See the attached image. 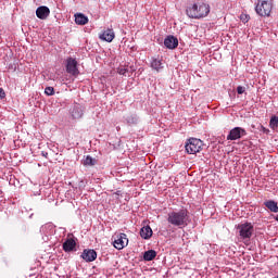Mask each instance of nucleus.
<instances>
[{"mask_svg": "<svg viewBox=\"0 0 278 278\" xmlns=\"http://www.w3.org/2000/svg\"><path fill=\"white\" fill-rule=\"evenodd\" d=\"M186 14L189 18L201 20L205 18L210 14V4L205 2H194L187 8Z\"/></svg>", "mask_w": 278, "mask_h": 278, "instance_id": "f257e3e1", "label": "nucleus"}, {"mask_svg": "<svg viewBox=\"0 0 278 278\" xmlns=\"http://www.w3.org/2000/svg\"><path fill=\"white\" fill-rule=\"evenodd\" d=\"M167 223L173 227L182 229L188 225V210L182 208L180 211H172L167 214Z\"/></svg>", "mask_w": 278, "mask_h": 278, "instance_id": "f03ea898", "label": "nucleus"}, {"mask_svg": "<svg viewBox=\"0 0 278 278\" xmlns=\"http://www.w3.org/2000/svg\"><path fill=\"white\" fill-rule=\"evenodd\" d=\"M185 149L189 155H195V153H200L203 150V141L198 138H190L187 141Z\"/></svg>", "mask_w": 278, "mask_h": 278, "instance_id": "7ed1b4c3", "label": "nucleus"}, {"mask_svg": "<svg viewBox=\"0 0 278 278\" xmlns=\"http://www.w3.org/2000/svg\"><path fill=\"white\" fill-rule=\"evenodd\" d=\"M255 12L258 16H270V12H273V2L268 0H258L255 7Z\"/></svg>", "mask_w": 278, "mask_h": 278, "instance_id": "20e7f679", "label": "nucleus"}, {"mask_svg": "<svg viewBox=\"0 0 278 278\" xmlns=\"http://www.w3.org/2000/svg\"><path fill=\"white\" fill-rule=\"evenodd\" d=\"M241 240H249L253 236V225L244 223L237 226Z\"/></svg>", "mask_w": 278, "mask_h": 278, "instance_id": "39448f33", "label": "nucleus"}, {"mask_svg": "<svg viewBox=\"0 0 278 278\" xmlns=\"http://www.w3.org/2000/svg\"><path fill=\"white\" fill-rule=\"evenodd\" d=\"M129 244V239L127 238L126 233H119L116 236L113 247L117 249V251H122V249H125Z\"/></svg>", "mask_w": 278, "mask_h": 278, "instance_id": "423d86ee", "label": "nucleus"}, {"mask_svg": "<svg viewBox=\"0 0 278 278\" xmlns=\"http://www.w3.org/2000/svg\"><path fill=\"white\" fill-rule=\"evenodd\" d=\"M243 136H247V130L242 127H235L229 131L227 140H240Z\"/></svg>", "mask_w": 278, "mask_h": 278, "instance_id": "0eeeda50", "label": "nucleus"}, {"mask_svg": "<svg viewBox=\"0 0 278 278\" xmlns=\"http://www.w3.org/2000/svg\"><path fill=\"white\" fill-rule=\"evenodd\" d=\"M66 71L70 75H79V70L77 68V60L68 58L66 60Z\"/></svg>", "mask_w": 278, "mask_h": 278, "instance_id": "6e6552de", "label": "nucleus"}, {"mask_svg": "<svg viewBox=\"0 0 278 278\" xmlns=\"http://www.w3.org/2000/svg\"><path fill=\"white\" fill-rule=\"evenodd\" d=\"M49 14H51V10L48 7H38L36 10V16L37 18H40V21H47Z\"/></svg>", "mask_w": 278, "mask_h": 278, "instance_id": "1a4fd4ad", "label": "nucleus"}, {"mask_svg": "<svg viewBox=\"0 0 278 278\" xmlns=\"http://www.w3.org/2000/svg\"><path fill=\"white\" fill-rule=\"evenodd\" d=\"M164 46L166 49H177L179 47V40L175 36H168L164 40Z\"/></svg>", "mask_w": 278, "mask_h": 278, "instance_id": "9d476101", "label": "nucleus"}, {"mask_svg": "<svg viewBox=\"0 0 278 278\" xmlns=\"http://www.w3.org/2000/svg\"><path fill=\"white\" fill-rule=\"evenodd\" d=\"M75 247H77V242H75V239L68 238L63 243V251H65V253H71V251L75 250Z\"/></svg>", "mask_w": 278, "mask_h": 278, "instance_id": "9b49d317", "label": "nucleus"}, {"mask_svg": "<svg viewBox=\"0 0 278 278\" xmlns=\"http://www.w3.org/2000/svg\"><path fill=\"white\" fill-rule=\"evenodd\" d=\"M81 257L85 260V262H94V260H97V251L84 250Z\"/></svg>", "mask_w": 278, "mask_h": 278, "instance_id": "f8f14e48", "label": "nucleus"}, {"mask_svg": "<svg viewBox=\"0 0 278 278\" xmlns=\"http://www.w3.org/2000/svg\"><path fill=\"white\" fill-rule=\"evenodd\" d=\"M99 38L100 40H105V42H112V40L115 38L114 30L108 28L99 36Z\"/></svg>", "mask_w": 278, "mask_h": 278, "instance_id": "ddd939ff", "label": "nucleus"}, {"mask_svg": "<svg viewBox=\"0 0 278 278\" xmlns=\"http://www.w3.org/2000/svg\"><path fill=\"white\" fill-rule=\"evenodd\" d=\"M140 236L143 238V240H149L153 236V229H151V226H144L140 230Z\"/></svg>", "mask_w": 278, "mask_h": 278, "instance_id": "4468645a", "label": "nucleus"}, {"mask_svg": "<svg viewBox=\"0 0 278 278\" xmlns=\"http://www.w3.org/2000/svg\"><path fill=\"white\" fill-rule=\"evenodd\" d=\"M75 23H76V25H87L88 16L84 15V13H76L75 14Z\"/></svg>", "mask_w": 278, "mask_h": 278, "instance_id": "2eb2a0df", "label": "nucleus"}, {"mask_svg": "<svg viewBox=\"0 0 278 278\" xmlns=\"http://www.w3.org/2000/svg\"><path fill=\"white\" fill-rule=\"evenodd\" d=\"M155 257H157V252H155V250L146 251L143 254L144 262H153Z\"/></svg>", "mask_w": 278, "mask_h": 278, "instance_id": "dca6fc26", "label": "nucleus"}, {"mask_svg": "<svg viewBox=\"0 0 278 278\" xmlns=\"http://www.w3.org/2000/svg\"><path fill=\"white\" fill-rule=\"evenodd\" d=\"M265 207H267V210H270L275 214H277V212H278L277 202H275L273 200H269V201L265 202Z\"/></svg>", "mask_w": 278, "mask_h": 278, "instance_id": "f3484780", "label": "nucleus"}, {"mask_svg": "<svg viewBox=\"0 0 278 278\" xmlns=\"http://www.w3.org/2000/svg\"><path fill=\"white\" fill-rule=\"evenodd\" d=\"M96 164L97 161L90 155L85 156V159L83 160L84 166H94Z\"/></svg>", "mask_w": 278, "mask_h": 278, "instance_id": "a211bd4d", "label": "nucleus"}, {"mask_svg": "<svg viewBox=\"0 0 278 278\" xmlns=\"http://www.w3.org/2000/svg\"><path fill=\"white\" fill-rule=\"evenodd\" d=\"M151 67L154 70V71H162L163 66H162V61L161 60H157V59H153L152 60V63H151Z\"/></svg>", "mask_w": 278, "mask_h": 278, "instance_id": "6ab92c4d", "label": "nucleus"}, {"mask_svg": "<svg viewBox=\"0 0 278 278\" xmlns=\"http://www.w3.org/2000/svg\"><path fill=\"white\" fill-rule=\"evenodd\" d=\"M269 127L274 131H278V117L276 115L271 116V118L269 121Z\"/></svg>", "mask_w": 278, "mask_h": 278, "instance_id": "aec40b11", "label": "nucleus"}, {"mask_svg": "<svg viewBox=\"0 0 278 278\" xmlns=\"http://www.w3.org/2000/svg\"><path fill=\"white\" fill-rule=\"evenodd\" d=\"M126 123H128V125H137L138 124V116L130 114L126 117Z\"/></svg>", "mask_w": 278, "mask_h": 278, "instance_id": "412c9836", "label": "nucleus"}, {"mask_svg": "<svg viewBox=\"0 0 278 278\" xmlns=\"http://www.w3.org/2000/svg\"><path fill=\"white\" fill-rule=\"evenodd\" d=\"M72 115L74 118H81V116H84V112L79 111V109H74Z\"/></svg>", "mask_w": 278, "mask_h": 278, "instance_id": "4be33fe9", "label": "nucleus"}, {"mask_svg": "<svg viewBox=\"0 0 278 278\" xmlns=\"http://www.w3.org/2000/svg\"><path fill=\"white\" fill-rule=\"evenodd\" d=\"M45 93H46L48 97H53V94H55V89H54L53 87H46Z\"/></svg>", "mask_w": 278, "mask_h": 278, "instance_id": "5701e85b", "label": "nucleus"}, {"mask_svg": "<svg viewBox=\"0 0 278 278\" xmlns=\"http://www.w3.org/2000/svg\"><path fill=\"white\" fill-rule=\"evenodd\" d=\"M117 73L118 75H124V77H127V74L129 73V70H127L126 67L122 66L117 68Z\"/></svg>", "mask_w": 278, "mask_h": 278, "instance_id": "b1692460", "label": "nucleus"}, {"mask_svg": "<svg viewBox=\"0 0 278 278\" xmlns=\"http://www.w3.org/2000/svg\"><path fill=\"white\" fill-rule=\"evenodd\" d=\"M245 90H247V88H244V87H242V86H238V87H237V92H238V94H244Z\"/></svg>", "mask_w": 278, "mask_h": 278, "instance_id": "393cba45", "label": "nucleus"}, {"mask_svg": "<svg viewBox=\"0 0 278 278\" xmlns=\"http://www.w3.org/2000/svg\"><path fill=\"white\" fill-rule=\"evenodd\" d=\"M240 18H241V21H242V23H249V15H247V14H241L240 15Z\"/></svg>", "mask_w": 278, "mask_h": 278, "instance_id": "a878e982", "label": "nucleus"}, {"mask_svg": "<svg viewBox=\"0 0 278 278\" xmlns=\"http://www.w3.org/2000/svg\"><path fill=\"white\" fill-rule=\"evenodd\" d=\"M0 99H5V91L3 88H0Z\"/></svg>", "mask_w": 278, "mask_h": 278, "instance_id": "bb28decb", "label": "nucleus"}, {"mask_svg": "<svg viewBox=\"0 0 278 278\" xmlns=\"http://www.w3.org/2000/svg\"><path fill=\"white\" fill-rule=\"evenodd\" d=\"M261 130L263 131V134H269L270 130H268L266 127L261 126Z\"/></svg>", "mask_w": 278, "mask_h": 278, "instance_id": "cd10ccee", "label": "nucleus"}, {"mask_svg": "<svg viewBox=\"0 0 278 278\" xmlns=\"http://www.w3.org/2000/svg\"><path fill=\"white\" fill-rule=\"evenodd\" d=\"M41 154H42V156L46 157V159L49 157V153H47V152H45V151H42Z\"/></svg>", "mask_w": 278, "mask_h": 278, "instance_id": "c85d7f7f", "label": "nucleus"}, {"mask_svg": "<svg viewBox=\"0 0 278 278\" xmlns=\"http://www.w3.org/2000/svg\"><path fill=\"white\" fill-rule=\"evenodd\" d=\"M275 220H277V223H278V215H276Z\"/></svg>", "mask_w": 278, "mask_h": 278, "instance_id": "c756f323", "label": "nucleus"}]
</instances>
